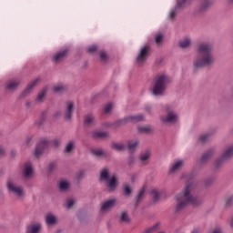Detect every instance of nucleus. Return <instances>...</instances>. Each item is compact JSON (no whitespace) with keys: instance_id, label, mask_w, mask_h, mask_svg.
I'll return each mask as SVG.
<instances>
[{"instance_id":"nucleus-1","label":"nucleus","mask_w":233,"mask_h":233,"mask_svg":"<svg viewBox=\"0 0 233 233\" xmlns=\"http://www.w3.org/2000/svg\"><path fill=\"white\" fill-rule=\"evenodd\" d=\"M193 188L192 184H187L182 189V192L175 196L177 212L183 210L188 205H192L193 207H199L201 205V198L192 196Z\"/></svg>"},{"instance_id":"nucleus-2","label":"nucleus","mask_w":233,"mask_h":233,"mask_svg":"<svg viewBox=\"0 0 233 233\" xmlns=\"http://www.w3.org/2000/svg\"><path fill=\"white\" fill-rule=\"evenodd\" d=\"M170 83V77L167 74L161 73L155 77L153 95L161 96L167 90V85Z\"/></svg>"},{"instance_id":"nucleus-3","label":"nucleus","mask_w":233,"mask_h":233,"mask_svg":"<svg viewBox=\"0 0 233 233\" xmlns=\"http://www.w3.org/2000/svg\"><path fill=\"white\" fill-rule=\"evenodd\" d=\"M59 145H61L60 138H55L51 142L47 139H44L39 143L38 147H36L35 156V157H39V156H41V154H43V152H45L48 147H59Z\"/></svg>"},{"instance_id":"nucleus-4","label":"nucleus","mask_w":233,"mask_h":233,"mask_svg":"<svg viewBox=\"0 0 233 233\" xmlns=\"http://www.w3.org/2000/svg\"><path fill=\"white\" fill-rule=\"evenodd\" d=\"M167 114L161 117L162 123H167V125H174L177 123L179 116L174 111V108L170 106H166Z\"/></svg>"},{"instance_id":"nucleus-5","label":"nucleus","mask_w":233,"mask_h":233,"mask_svg":"<svg viewBox=\"0 0 233 233\" xmlns=\"http://www.w3.org/2000/svg\"><path fill=\"white\" fill-rule=\"evenodd\" d=\"M195 66L196 68H202V66H205V43H201L198 46Z\"/></svg>"},{"instance_id":"nucleus-6","label":"nucleus","mask_w":233,"mask_h":233,"mask_svg":"<svg viewBox=\"0 0 233 233\" xmlns=\"http://www.w3.org/2000/svg\"><path fill=\"white\" fill-rule=\"evenodd\" d=\"M231 157H233V146L228 147V149H226L222 154L221 157L218 158L215 161L214 163L215 168H221L225 161H228V159H230Z\"/></svg>"},{"instance_id":"nucleus-7","label":"nucleus","mask_w":233,"mask_h":233,"mask_svg":"<svg viewBox=\"0 0 233 233\" xmlns=\"http://www.w3.org/2000/svg\"><path fill=\"white\" fill-rule=\"evenodd\" d=\"M7 188L9 192L16 196L17 198H24L25 197V190L23 189V187L17 186L15 181L9 179L7 181Z\"/></svg>"},{"instance_id":"nucleus-8","label":"nucleus","mask_w":233,"mask_h":233,"mask_svg":"<svg viewBox=\"0 0 233 233\" xmlns=\"http://www.w3.org/2000/svg\"><path fill=\"white\" fill-rule=\"evenodd\" d=\"M138 144L139 142H137V140L129 141L127 146L119 143H114L112 145V148L117 150L118 152H123V150H127H127H130V152H132L136 150V147H137Z\"/></svg>"},{"instance_id":"nucleus-9","label":"nucleus","mask_w":233,"mask_h":233,"mask_svg":"<svg viewBox=\"0 0 233 233\" xmlns=\"http://www.w3.org/2000/svg\"><path fill=\"white\" fill-rule=\"evenodd\" d=\"M214 46L212 44L205 45V66H212L214 65Z\"/></svg>"},{"instance_id":"nucleus-10","label":"nucleus","mask_w":233,"mask_h":233,"mask_svg":"<svg viewBox=\"0 0 233 233\" xmlns=\"http://www.w3.org/2000/svg\"><path fill=\"white\" fill-rule=\"evenodd\" d=\"M150 56V46L146 45L143 46L139 51L137 57V65H143L147 59H148V56Z\"/></svg>"},{"instance_id":"nucleus-11","label":"nucleus","mask_w":233,"mask_h":233,"mask_svg":"<svg viewBox=\"0 0 233 233\" xmlns=\"http://www.w3.org/2000/svg\"><path fill=\"white\" fill-rule=\"evenodd\" d=\"M144 119L145 116L143 115L130 116L118 120L117 125H127V123H139V121H143Z\"/></svg>"},{"instance_id":"nucleus-12","label":"nucleus","mask_w":233,"mask_h":233,"mask_svg":"<svg viewBox=\"0 0 233 233\" xmlns=\"http://www.w3.org/2000/svg\"><path fill=\"white\" fill-rule=\"evenodd\" d=\"M116 198H111L101 203L100 210L101 212H108L116 207Z\"/></svg>"},{"instance_id":"nucleus-13","label":"nucleus","mask_w":233,"mask_h":233,"mask_svg":"<svg viewBox=\"0 0 233 233\" xmlns=\"http://www.w3.org/2000/svg\"><path fill=\"white\" fill-rule=\"evenodd\" d=\"M185 165V161L181 159L175 160L170 167L171 174H174V172H177L180 169L183 168V166Z\"/></svg>"},{"instance_id":"nucleus-14","label":"nucleus","mask_w":233,"mask_h":233,"mask_svg":"<svg viewBox=\"0 0 233 233\" xmlns=\"http://www.w3.org/2000/svg\"><path fill=\"white\" fill-rule=\"evenodd\" d=\"M66 56H68V50L67 49H64V50L56 53L53 56V61L55 63H59V62L63 61V59H65V57H66Z\"/></svg>"},{"instance_id":"nucleus-15","label":"nucleus","mask_w":233,"mask_h":233,"mask_svg":"<svg viewBox=\"0 0 233 233\" xmlns=\"http://www.w3.org/2000/svg\"><path fill=\"white\" fill-rule=\"evenodd\" d=\"M23 174L25 177H32V174H34V167H32V164L30 162L25 164Z\"/></svg>"},{"instance_id":"nucleus-16","label":"nucleus","mask_w":233,"mask_h":233,"mask_svg":"<svg viewBox=\"0 0 233 233\" xmlns=\"http://www.w3.org/2000/svg\"><path fill=\"white\" fill-rule=\"evenodd\" d=\"M72 112H74V102L68 101L66 104V119L72 118Z\"/></svg>"},{"instance_id":"nucleus-17","label":"nucleus","mask_w":233,"mask_h":233,"mask_svg":"<svg viewBox=\"0 0 233 233\" xmlns=\"http://www.w3.org/2000/svg\"><path fill=\"white\" fill-rule=\"evenodd\" d=\"M41 230V224H31L27 226L26 233H39Z\"/></svg>"},{"instance_id":"nucleus-18","label":"nucleus","mask_w":233,"mask_h":233,"mask_svg":"<svg viewBox=\"0 0 233 233\" xmlns=\"http://www.w3.org/2000/svg\"><path fill=\"white\" fill-rule=\"evenodd\" d=\"M84 123L86 127H94V125H96V118L93 115H86Z\"/></svg>"},{"instance_id":"nucleus-19","label":"nucleus","mask_w":233,"mask_h":233,"mask_svg":"<svg viewBox=\"0 0 233 233\" xmlns=\"http://www.w3.org/2000/svg\"><path fill=\"white\" fill-rule=\"evenodd\" d=\"M106 181H107V188L109 190H114L116 188V187L117 186V179L116 178L115 176L111 177Z\"/></svg>"},{"instance_id":"nucleus-20","label":"nucleus","mask_w":233,"mask_h":233,"mask_svg":"<svg viewBox=\"0 0 233 233\" xmlns=\"http://www.w3.org/2000/svg\"><path fill=\"white\" fill-rule=\"evenodd\" d=\"M46 221L47 225H56V223H57V217H56L52 213H48L46 216Z\"/></svg>"},{"instance_id":"nucleus-21","label":"nucleus","mask_w":233,"mask_h":233,"mask_svg":"<svg viewBox=\"0 0 233 233\" xmlns=\"http://www.w3.org/2000/svg\"><path fill=\"white\" fill-rule=\"evenodd\" d=\"M19 86V80L15 79V80H9L6 83V88L7 90H14L15 88H17Z\"/></svg>"},{"instance_id":"nucleus-22","label":"nucleus","mask_w":233,"mask_h":233,"mask_svg":"<svg viewBox=\"0 0 233 233\" xmlns=\"http://www.w3.org/2000/svg\"><path fill=\"white\" fill-rule=\"evenodd\" d=\"M191 43H192V41L190 40V38L186 37V38L180 40L178 46H180V48H188V46H190Z\"/></svg>"},{"instance_id":"nucleus-23","label":"nucleus","mask_w":233,"mask_h":233,"mask_svg":"<svg viewBox=\"0 0 233 233\" xmlns=\"http://www.w3.org/2000/svg\"><path fill=\"white\" fill-rule=\"evenodd\" d=\"M37 83H39V79H35L33 82L29 83L26 89L24 91L23 95L26 96V94H28V92H30V90H32L33 86H35V85H37Z\"/></svg>"},{"instance_id":"nucleus-24","label":"nucleus","mask_w":233,"mask_h":233,"mask_svg":"<svg viewBox=\"0 0 233 233\" xmlns=\"http://www.w3.org/2000/svg\"><path fill=\"white\" fill-rule=\"evenodd\" d=\"M120 221L122 223H129L130 222V217H128V213H127L126 211H123L120 214Z\"/></svg>"},{"instance_id":"nucleus-25","label":"nucleus","mask_w":233,"mask_h":233,"mask_svg":"<svg viewBox=\"0 0 233 233\" xmlns=\"http://www.w3.org/2000/svg\"><path fill=\"white\" fill-rule=\"evenodd\" d=\"M148 157H150V151H145L140 155L139 159L142 163H147L148 161Z\"/></svg>"},{"instance_id":"nucleus-26","label":"nucleus","mask_w":233,"mask_h":233,"mask_svg":"<svg viewBox=\"0 0 233 233\" xmlns=\"http://www.w3.org/2000/svg\"><path fill=\"white\" fill-rule=\"evenodd\" d=\"M138 131L142 134H150V132L152 131V127L150 126L139 127Z\"/></svg>"},{"instance_id":"nucleus-27","label":"nucleus","mask_w":233,"mask_h":233,"mask_svg":"<svg viewBox=\"0 0 233 233\" xmlns=\"http://www.w3.org/2000/svg\"><path fill=\"white\" fill-rule=\"evenodd\" d=\"M46 87H44L39 93L38 96L36 97V101H43V99L45 98V96H46Z\"/></svg>"},{"instance_id":"nucleus-28","label":"nucleus","mask_w":233,"mask_h":233,"mask_svg":"<svg viewBox=\"0 0 233 233\" xmlns=\"http://www.w3.org/2000/svg\"><path fill=\"white\" fill-rule=\"evenodd\" d=\"M58 187L60 190H68L70 184L65 180H62L59 182Z\"/></svg>"},{"instance_id":"nucleus-29","label":"nucleus","mask_w":233,"mask_h":233,"mask_svg":"<svg viewBox=\"0 0 233 233\" xmlns=\"http://www.w3.org/2000/svg\"><path fill=\"white\" fill-rule=\"evenodd\" d=\"M100 179L102 181H108V169L106 168H104L102 171H101V175H100Z\"/></svg>"},{"instance_id":"nucleus-30","label":"nucleus","mask_w":233,"mask_h":233,"mask_svg":"<svg viewBox=\"0 0 233 233\" xmlns=\"http://www.w3.org/2000/svg\"><path fill=\"white\" fill-rule=\"evenodd\" d=\"M54 92H65L66 90V86H63L62 84H58L53 87Z\"/></svg>"},{"instance_id":"nucleus-31","label":"nucleus","mask_w":233,"mask_h":233,"mask_svg":"<svg viewBox=\"0 0 233 233\" xmlns=\"http://www.w3.org/2000/svg\"><path fill=\"white\" fill-rule=\"evenodd\" d=\"M107 136H108V133L106 132L96 131L94 133V137H96V139L106 137Z\"/></svg>"},{"instance_id":"nucleus-32","label":"nucleus","mask_w":233,"mask_h":233,"mask_svg":"<svg viewBox=\"0 0 233 233\" xmlns=\"http://www.w3.org/2000/svg\"><path fill=\"white\" fill-rule=\"evenodd\" d=\"M151 194L153 195V201L155 203H157V201H159V196H160L159 191H157V189H153L151 191Z\"/></svg>"},{"instance_id":"nucleus-33","label":"nucleus","mask_w":233,"mask_h":233,"mask_svg":"<svg viewBox=\"0 0 233 233\" xmlns=\"http://www.w3.org/2000/svg\"><path fill=\"white\" fill-rule=\"evenodd\" d=\"M74 147H75L74 141L68 142L66 147L65 152L69 153L71 150H74Z\"/></svg>"},{"instance_id":"nucleus-34","label":"nucleus","mask_w":233,"mask_h":233,"mask_svg":"<svg viewBox=\"0 0 233 233\" xmlns=\"http://www.w3.org/2000/svg\"><path fill=\"white\" fill-rule=\"evenodd\" d=\"M75 204H76V200H74V198H67L66 202V208H72Z\"/></svg>"},{"instance_id":"nucleus-35","label":"nucleus","mask_w":233,"mask_h":233,"mask_svg":"<svg viewBox=\"0 0 233 233\" xmlns=\"http://www.w3.org/2000/svg\"><path fill=\"white\" fill-rule=\"evenodd\" d=\"M145 196V187H142L139 192H138V195L137 197V203H139V201L141 199H143V197Z\"/></svg>"},{"instance_id":"nucleus-36","label":"nucleus","mask_w":233,"mask_h":233,"mask_svg":"<svg viewBox=\"0 0 233 233\" xmlns=\"http://www.w3.org/2000/svg\"><path fill=\"white\" fill-rule=\"evenodd\" d=\"M159 228V224H155L154 226L150 227L149 228H147L146 230V233H152V232H156V230H157Z\"/></svg>"},{"instance_id":"nucleus-37","label":"nucleus","mask_w":233,"mask_h":233,"mask_svg":"<svg viewBox=\"0 0 233 233\" xmlns=\"http://www.w3.org/2000/svg\"><path fill=\"white\" fill-rule=\"evenodd\" d=\"M94 156L101 157L106 156V153L103 151V149H95L93 150Z\"/></svg>"},{"instance_id":"nucleus-38","label":"nucleus","mask_w":233,"mask_h":233,"mask_svg":"<svg viewBox=\"0 0 233 233\" xmlns=\"http://www.w3.org/2000/svg\"><path fill=\"white\" fill-rule=\"evenodd\" d=\"M214 156V149H209L205 154V159H210Z\"/></svg>"},{"instance_id":"nucleus-39","label":"nucleus","mask_w":233,"mask_h":233,"mask_svg":"<svg viewBox=\"0 0 233 233\" xmlns=\"http://www.w3.org/2000/svg\"><path fill=\"white\" fill-rule=\"evenodd\" d=\"M112 108H114V105L112 103L107 104L105 108H104V112H106V114L110 113V111L112 110Z\"/></svg>"},{"instance_id":"nucleus-40","label":"nucleus","mask_w":233,"mask_h":233,"mask_svg":"<svg viewBox=\"0 0 233 233\" xmlns=\"http://www.w3.org/2000/svg\"><path fill=\"white\" fill-rule=\"evenodd\" d=\"M131 193H132V189H130V187L125 186L124 187V194H125V196H130Z\"/></svg>"},{"instance_id":"nucleus-41","label":"nucleus","mask_w":233,"mask_h":233,"mask_svg":"<svg viewBox=\"0 0 233 233\" xmlns=\"http://www.w3.org/2000/svg\"><path fill=\"white\" fill-rule=\"evenodd\" d=\"M186 3L187 0H177L176 10H177V8H182L183 5H185Z\"/></svg>"},{"instance_id":"nucleus-42","label":"nucleus","mask_w":233,"mask_h":233,"mask_svg":"<svg viewBox=\"0 0 233 233\" xmlns=\"http://www.w3.org/2000/svg\"><path fill=\"white\" fill-rule=\"evenodd\" d=\"M161 41H163V35L157 34V35H156V43H157V45H159V44L161 43Z\"/></svg>"},{"instance_id":"nucleus-43","label":"nucleus","mask_w":233,"mask_h":233,"mask_svg":"<svg viewBox=\"0 0 233 233\" xmlns=\"http://www.w3.org/2000/svg\"><path fill=\"white\" fill-rule=\"evenodd\" d=\"M96 50H97V46H91L87 48V52L89 54H94V52H96Z\"/></svg>"},{"instance_id":"nucleus-44","label":"nucleus","mask_w":233,"mask_h":233,"mask_svg":"<svg viewBox=\"0 0 233 233\" xmlns=\"http://www.w3.org/2000/svg\"><path fill=\"white\" fill-rule=\"evenodd\" d=\"M100 59L101 61H106L108 59V56L104 51L100 52Z\"/></svg>"},{"instance_id":"nucleus-45","label":"nucleus","mask_w":233,"mask_h":233,"mask_svg":"<svg viewBox=\"0 0 233 233\" xmlns=\"http://www.w3.org/2000/svg\"><path fill=\"white\" fill-rule=\"evenodd\" d=\"M198 145H205V135H201L198 139Z\"/></svg>"},{"instance_id":"nucleus-46","label":"nucleus","mask_w":233,"mask_h":233,"mask_svg":"<svg viewBox=\"0 0 233 233\" xmlns=\"http://www.w3.org/2000/svg\"><path fill=\"white\" fill-rule=\"evenodd\" d=\"M176 10H171L168 15L169 19H174L176 17Z\"/></svg>"},{"instance_id":"nucleus-47","label":"nucleus","mask_w":233,"mask_h":233,"mask_svg":"<svg viewBox=\"0 0 233 233\" xmlns=\"http://www.w3.org/2000/svg\"><path fill=\"white\" fill-rule=\"evenodd\" d=\"M214 183V178L206 179L205 187H208V185H212Z\"/></svg>"},{"instance_id":"nucleus-48","label":"nucleus","mask_w":233,"mask_h":233,"mask_svg":"<svg viewBox=\"0 0 233 233\" xmlns=\"http://www.w3.org/2000/svg\"><path fill=\"white\" fill-rule=\"evenodd\" d=\"M212 0H205V8H208L209 6H212Z\"/></svg>"},{"instance_id":"nucleus-49","label":"nucleus","mask_w":233,"mask_h":233,"mask_svg":"<svg viewBox=\"0 0 233 233\" xmlns=\"http://www.w3.org/2000/svg\"><path fill=\"white\" fill-rule=\"evenodd\" d=\"M198 165H205V155L201 156L200 160L198 161Z\"/></svg>"},{"instance_id":"nucleus-50","label":"nucleus","mask_w":233,"mask_h":233,"mask_svg":"<svg viewBox=\"0 0 233 233\" xmlns=\"http://www.w3.org/2000/svg\"><path fill=\"white\" fill-rule=\"evenodd\" d=\"M212 233H223V230L221 228H215Z\"/></svg>"},{"instance_id":"nucleus-51","label":"nucleus","mask_w":233,"mask_h":233,"mask_svg":"<svg viewBox=\"0 0 233 233\" xmlns=\"http://www.w3.org/2000/svg\"><path fill=\"white\" fill-rule=\"evenodd\" d=\"M198 11H199V12H205V4H202V5L198 7Z\"/></svg>"},{"instance_id":"nucleus-52","label":"nucleus","mask_w":233,"mask_h":233,"mask_svg":"<svg viewBox=\"0 0 233 233\" xmlns=\"http://www.w3.org/2000/svg\"><path fill=\"white\" fill-rule=\"evenodd\" d=\"M191 233H201V229H199V228H196L192 230Z\"/></svg>"},{"instance_id":"nucleus-53","label":"nucleus","mask_w":233,"mask_h":233,"mask_svg":"<svg viewBox=\"0 0 233 233\" xmlns=\"http://www.w3.org/2000/svg\"><path fill=\"white\" fill-rule=\"evenodd\" d=\"M232 203V198H229L226 200V205L228 206Z\"/></svg>"},{"instance_id":"nucleus-54","label":"nucleus","mask_w":233,"mask_h":233,"mask_svg":"<svg viewBox=\"0 0 233 233\" xmlns=\"http://www.w3.org/2000/svg\"><path fill=\"white\" fill-rule=\"evenodd\" d=\"M54 168H56V164L51 163V164L49 165V170H54Z\"/></svg>"},{"instance_id":"nucleus-55","label":"nucleus","mask_w":233,"mask_h":233,"mask_svg":"<svg viewBox=\"0 0 233 233\" xmlns=\"http://www.w3.org/2000/svg\"><path fill=\"white\" fill-rule=\"evenodd\" d=\"M29 141H32V137H30L26 138V144H27V145H28V142H29Z\"/></svg>"},{"instance_id":"nucleus-56","label":"nucleus","mask_w":233,"mask_h":233,"mask_svg":"<svg viewBox=\"0 0 233 233\" xmlns=\"http://www.w3.org/2000/svg\"><path fill=\"white\" fill-rule=\"evenodd\" d=\"M151 106H146V110H147V112L150 110Z\"/></svg>"},{"instance_id":"nucleus-57","label":"nucleus","mask_w":233,"mask_h":233,"mask_svg":"<svg viewBox=\"0 0 233 233\" xmlns=\"http://www.w3.org/2000/svg\"><path fill=\"white\" fill-rule=\"evenodd\" d=\"M3 152H5V150L3 148H0V155L3 154Z\"/></svg>"},{"instance_id":"nucleus-58","label":"nucleus","mask_w":233,"mask_h":233,"mask_svg":"<svg viewBox=\"0 0 233 233\" xmlns=\"http://www.w3.org/2000/svg\"><path fill=\"white\" fill-rule=\"evenodd\" d=\"M229 3H233V0H228Z\"/></svg>"}]
</instances>
